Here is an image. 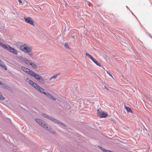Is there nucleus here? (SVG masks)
<instances>
[{"label":"nucleus","instance_id":"1","mask_svg":"<svg viewBox=\"0 0 152 152\" xmlns=\"http://www.w3.org/2000/svg\"><path fill=\"white\" fill-rule=\"evenodd\" d=\"M20 49L24 53H28V55L31 56L32 55L31 53L32 51V48L31 47H28L26 44L20 45Z\"/></svg>","mask_w":152,"mask_h":152},{"label":"nucleus","instance_id":"2","mask_svg":"<svg viewBox=\"0 0 152 152\" xmlns=\"http://www.w3.org/2000/svg\"><path fill=\"white\" fill-rule=\"evenodd\" d=\"M42 115L44 117H45L46 118H47L49 120H51L53 121H54V122H56L57 123L61 125H62L64 127L66 126V125L65 124H64V123H62L61 122H60L58 120H57L56 119H55L54 118H53L52 117H51L48 115H47L46 114H43Z\"/></svg>","mask_w":152,"mask_h":152},{"label":"nucleus","instance_id":"3","mask_svg":"<svg viewBox=\"0 0 152 152\" xmlns=\"http://www.w3.org/2000/svg\"><path fill=\"white\" fill-rule=\"evenodd\" d=\"M97 114L98 116L100 118H104L108 115L107 113L102 111L100 108L97 110Z\"/></svg>","mask_w":152,"mask_h":152},{"label":"nucleus","instance_id":"4","mask_svg":"<svg viewBox=\"0 0 152 152\" xmlns=\"http://www.w3.org/2000/svg\"><path fill=\"white\" fill-rule=\"evenodd\" d=\"M42 126L45 129L47 130L48 132L53 134L55 132L53 131L52 129L48 126L47 125L45 124V123L44 122H43Z\"/></svg>","mask_w":152,"mask_h":152},{"label":"nucleus","instance_id":"5","mask_svg":"<svg viewBox=\"0 0 152 152\" xmlns=\"http://www.w3.org/2000/svg\"><path fill=\"white\" fill-rule=\"evenodd\" d=\"M25 21L27 23L30 24L31 25H34V23L33 21L31 19V18L30 17H28L27 18H24Z\"/></svg>","mask_w":152,"mask_h":152},{"label":"nucleus","instance_id":"6","mask_svg":"<svg viewBox=\"0 0 152 152\" xmlns=\"http://www.w3.org/2000/svg\"><path fill=\"white\" fill-rule=\"evenodd\" d=\"M35 88H36L37 90L39 91L41 93H42L44 94L45 93V90L42 88L39 85H37L36 87H35Z\"/></svg>","mask_w":152,"mask_h":152},{"label":"nucleus","instance_id":"7","mask_svg":"<svg viewBox=\"0 0 152 152\" xmlns=\"http://www.w3.org/2000/svg\"><path fill=\"white\" fill-rule=\"evenodd\" d=\"M44 94L46 95L49 98L55 101L56 100V99L49 93L45 92Z\"/></svg>","mask_w":152,"mask_h":152},{"label":"nucleus","instance_id":"8","mask_svg":"<svg viewBox=\"0 0 152 152\" xmlns=\"http://www.w3.org/2000/svg\"><path fill=\"white\" fill-rule=\"evenodd\" d=\"M0 45L2 46L4 48L6 49L9 51L10 50V49L11 48V47L10 46L8 45H5L4 44L1 43V42H0Z\"/></svg>","mask_w":152,"mask_h":152},{"label":"nucleus","instance_id":"9","mask_svg":"<svg viewBox=\"0 0 152 152\" xmlns=\"http://www.w3.org/2000/svg\"><path fill=\"white\" fill-rule=\"evenodd\" d=\"M9 51L16 55H17L18 54V51L16 50H15L14 48L11 47V48L10 49V50Z\"/></svg>","mask_w":152,"mask_h":152},{"label":"nucleus","instance_id":"10","mask_svg":"<svg viewBox=\"0 0 152 152\" xmlns=\"http://www.w3.org/2000/svg\"><path fill=\"white\" fill-rule=\"evenodd\" d=\"M0 66L4 69L5 70L7 69V68L5 66L4 64L1 59H0Z\"/></svg>","mask_w":152,"mask_h":152},{"label":"nucleus","instance_id":"11","mask_svg":"<svg viewBox=\"0 0 152 152\" xmlns=\"http://www.w3.org/2000/svg\"><path fill=\"white\" fill-rule=\"evenodd\" d=\"M35 121L39 125H41L42 126H43V121L42 120L38 118H36L35 119Z\"/></svg>","mask_w":152,"mask_h":152},{"label":"nucleus","instance_id":"12","mask_svg":"<svg viewBox=\"0 0 152 152\" xmlns=\"http://www.w3.org/2000/svg\"><path fill=\"white\" fill-rule=\"evenodd\" d=\"M29 83L30 84V85H31L34 88H35V87H36V86L38 85L37 83H35L32 80H31V81H30Z\"/></svg>","mask_w":152,"mask_h":152},{"label":"nucleus","instance_id":"13","mask_svg":"<svg viewBox=\"0 0 152 152\" xmlns=\"http://www.w3.org/2000/svg\"><path fill=\"white\" fill-rule=\"evenodd\" d=\"M19 59L22 62L25 63L27 58H23L22 56L18 57Z\"/></svg>","mask_w":152,"mask_h":152},{"label":"nucleus","instance_id":"14","mask_svg":"<svg viewBox=\"0 0 152 152\" xmlns=\"http://www.w3.org/2000/svg\"><path fill=\"white\" fill-rule=\"evenodd\" d=\"M27 73L30 75L32 77H34V75H35V74L32 71L30 70L29 69V70H28V72Z\"/></svg>","mask_w":152,"mask_h":152},{"label":"nucleus","instance_id":"15","mask_svg":"<svg viewBox=\"0 0 152 152\" xmlns=\"http://www.w3.org/2000/svg\"><path fill=\"white\" fill-rule=\"evenodd\" d=\"M21 69L25 72H26L27 73L29 70V69L24 66H22L21 67Z\"/></svg>","mask_w":152,"mask_h":152},{"label":"nucleus","instance_id":"16","mask_svg":"<svg viewBox=\"0 0 152 152\" xmlns=\"http://www.w3.org/2000/svg\"><path fill=\"white\" fill-rule=\"evenodd\" d=\"M40 77L41 76L40 75H38V74H35L33 77H34L35 78L36 80H39V79Z\"/></svg>","mask_w":152,"mask_h":152},{"label":"nucleus","instance_id":"17","mask_svg":"<svg viewBox=\"0 0 152 152\" xmlns=\"http://www.w3.org/2000/svg\"><path fill=\"white\" fill-rule=\"evenodd\" d=\"M38 81L39 82H40L42 84H44L45 83V81L43 80V79L41 77H40L39 79L38 80Z\"/></svg>","mask_w":152,"mask_h":152},{"label":"nucleus","instance_id":"18","mask_svg":"<svg viewBox=\"0 0 152 152\" xmlns=\"http://www.w3.org/2000/svg\"><path fill=\"white\" fill-rule=\"evenodd\" d=\"M96 65L99 66H101V65L100 63L98 61L95 60L94 59L92 61Z\"/></svg>","mask_w":152,"mask_h":152},{"label":"nucleus","instance_id":"19","mask_svg":"<svg viewBox=\"0 0 152 152\" xmlns=\"http://www.w3.org/2000/svg\"><path fill=\"white\" fill-rule=\"evenodd\" d=\"M30 65L34 69H36L37 68V66L33 64V63H31L30 64Z\"/></svg>","mask_w":152,"mask_h":152},{"label":"nucleus","instance_id":"20","mask_svg":"<svg viewBox=\"0 0 152 152\" xmlns=\"http://www.w3.org/2000/svg\"><path fill=\"white\" fill-rule=\"evenodd\" d=\"M58 74H56L55 75L51 77H50L49 78V80H51L53 79H56V77H57V76H58Z\"/></svg>","mask_w":152,"mask_h":152},{"label":"nucleus","instance_id":"21","mask_svg":"<svg viewBox=\"0 0 152 152\" xmlns=\"http://www.w3.org/2000/svg\"><path fill=\"white\" fill-rule=\"evenodd\" d=\"M125 108L128 112L132 113V111L131 109L129 107H125Z\"/></svg>","mask_w":152,"mask_h":152},{"label":"nucleus","instance_id":"22","mask_svg":"<svg viewBox=\"0 0 152 152\" xmlns=\"http://www.w3.org/2000/svg\"><path fill=\"white\" fill-rule=\"evenodd\" d=\"M64 46L67 48L70 49V48L69 47V45L67 43H65L64 44Z\"/></svg>","mask_w":152,"mask_h":152},{"label":"nucleus","instance_id":"23","mask_svg":"<svg viewBox=\"0 0 152 152\" xmlns=\"http://www.w3.org/2000/svg\"><path fill=\"white\" fill-rule=\"evenodd\" d=\"M25 63L28 65H30V64L31 63L30 61L27 59Z\"/></svg>","mask_w":152,"mask_h":152},{"label":"nucleus","instance_id":"24","mask_svg":"<svg viewBox=\"0 0 152 152\" xmlns=\"http://www.w3.org/2000/svg\"><path fill=\"white\" fill-rule=\"evenodd\" d=\"M0 86H1L2 87L5 88H7V86L6 84H3L2 83V85H0Z\"/></svg>","mask_w":152,"mask_h":152},{"label":"nucleus","instance_id":"25","mask_svg":"<svg viewBox=\"0 0 152 152\" xmlns=\"http://www.w3.org/2000/svg\"><path fill=\"white\" fill-rule=\"evenodd\" d=\"M0 99L2 100L4 99V97L2 96V94L0 93Z\"/></svg>","mask_w":152,"mask_h":152},{"label":"nucleus","instance_id":"26","mask_svg":"<svg viewBox=\"0 0 152 152\" xmlns=\"http://www.w3.org/2000/svg\"><path fill=\"white\" fill-rule=\"evenodd\" d=\"M86 56H87L88 58H90V57L91 56L88 53H86Z\"/></svg>","mask_w":152,"mask_h":152},{"label":"nucleus","instance_id":"27","mask_svg":"<svg viewBox=\"0 0 152 152\" xmlns=\"http://www.w3.org/2000/svg\"><path fill=\"white\" fill-rule=\"evenodd\" d=\"M31 80H30V79L29 78H26V81L27 82H29L30 81H31Z\"/></svg>","mask_w":152,"mask_h":152},{"label":"nucleus","instance_id":"28","mask_svg":"<svg viewBox=\"0 0 152 152\" xmlns=\"http://www.w3.org/2000/svg\"><path fill=\"white\" fill-rule=\"evenodd\" d=\"M103 88L104 89H106L107 90H108V89L107 87H106L105 86H104V87H103Z\"/></svg>","mask_w":152,"mask_h":152},{"label":"nucleus","instance_id":"29","mask_svg":"<svg viewBox=\"0 0 152 152\" xmlns=\"http://www.w3.org/2000/svg\"><path fill=\"white\" fill-rule=\"evenodd\" d=\"M18 1L19 2V3L21 4L22 3V2L21 0H18Z\"/></svg>","mask_w":152,"mask_h":152},{"label":"nucleus","instance_id":"30","mask_svg":"<svg viewBox=\"0 0 152 152\" xmlns=\"http://www.w3.org/2000/svg\"><path fill=\"white\" fill-rule=\"evenodd\" d=\"M107 73L109 74V75L111 76V77H112V75L109 72H108V71H107Z\"/></svg>","mask_w":152,"mask_h":152},{"label":"nucleus","instance_id":"31","mask_svg":"<svg viewBox=\"0 0 152 152\" xmlns=\"http://www.w3.org/2000/svg\"><path fill=\"white\" fill-rule=\"evenodd\" d=\"M89 58H90L92 61H93V59H94L91 56Z\"/></svg>","mask_w":152,"mask_h":152},{"label":"nucleus","instance_id":"32","mask_svg":"<svg viewBox=\"0 0 152 152\" xmlns=\"http://www.w3.org/2000/svg\"><path fill=\"white\" fill-rule=\"evenodd\" d=\"M2 85V83L1 82V81L0 80V85Z\"/></svg>","mask_w":152,"mask_h":152},{"label":"nucleus","instance_id":"33","mask_svg":"<svg viewBox=\"0 0 152 152\" xmlns=\"http://www.w3.org/2000/svg\"><path fill=\"white\" fill-rule=\"evenodd\" d=\"M72 38H73L74 39V36H72Z\"/></svg>","mask_w":152,"mask_h":152},{"label":"nucleus","instance_id":"34","mask_svg":"<svg viewBox=\"0 0 152 152\" xmlns=\"http://www.w3.org/2000/svg\"><path fill=\"white\" fill-rule=\"evenodd\" d=\"M126 7L127 8H128V7H127V6H126Z\"/></svg>","mask_w":152,"mask_h":152}]
</instances>
